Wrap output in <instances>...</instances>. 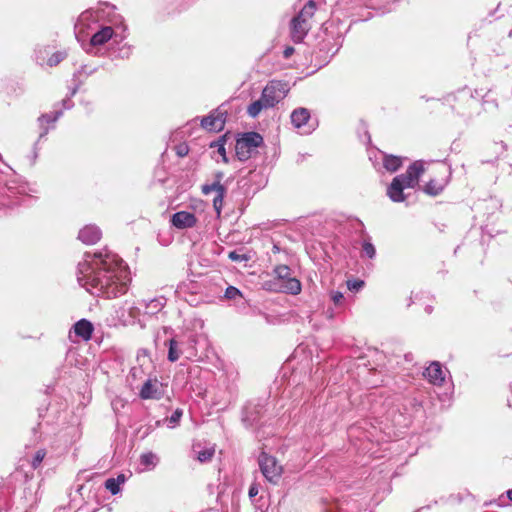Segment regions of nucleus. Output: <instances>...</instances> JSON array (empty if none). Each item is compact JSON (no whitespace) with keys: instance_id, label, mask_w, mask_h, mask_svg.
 I'll return each mask as SVG.
<instances>
[{"instance_id":"1","label":"nucleus","mask_w":512,"mask_h":512,"mask_svg":"<svg viewBox=\"0 0 512 512\" xmlns=\"http://www.w3.org/2000/svg\"><path fill=\"white\" fill-rule=\"evenodd\" d=\"M77 280L91 294L111 299L126 293L130 276L124 261L103 249L84 254V260L77 267Z\"/></svg>"},{"instance_id":"2","label":"nucleus","mask_w":512,"mask_h":512,"mask_svg":"<svg viewBox=\"0 0 512 512\" xmlns=\"http://www.w3.org/2000/svg\"><path fill=\"white\" fill-rule=\"evenodd\" d=\"M423 171V164L416 161L408 167L405 173L394 177L387 189L389 198L393 202H403L405 200L403 190L414 187Z\"/></svg>"},{"instance_id":"3","label":"nucleus","mask_w":512,"mask_h":512,"mask_svg":"<svg viewBox=\"0 0 512 512\" xmlns=\"http://www.w3.org/2000/svg\"><path fill=\"white\" fill-rule=\"evenodd\" d=\"M109 22L111 25L102 26L100 30L92 35L89 43L90 48L104 45L111 39H114L115 42H121L126 38V26L122 16L114 15Z\"/></svg>"},{"instance_id":"4","label":"nucleus","mask_w":512,"mask_h":512,"mask_svg":"<svg viewBox=\"0 0 512 512\" xmlns=\"http://www.w3.org/2000/svg\"><path fill=\"white\" fill-rule=\"evenodd\" d=\"M197 339L195 335L177 336L168 340V355L170 362H176L181 356L193 360L197 356Z\"/></svg>"},{"instance_id":"5","label":"nucleus","mask_w":512,"mask_h":512,"mask_svg":"<svg viewBox=\"0 0 512 512\" xmlns=\"http://www.w3.org/2000/svg\"><path fill=\"white\" fill-rule=\"evenodd\" d=\"M225 174L221 170H216L212 173L211 180H207L201 186V193L205 196L215 193L212 200L213 208L216 214L219 216L223 209L224 198L227 194V187L223 183Z\"/></svg>"},{"instance_id":"6","label":"nucleus","mask_w":512,"mask_h":512,"mask_svg":"<svg viewBox=\"0 0 512 512\" xmlns=\"http://www.w3.org/2000/svg\"><path fill=\"white\" fill-rule=\"evenodd\" d=\"M276 279L278 290L283 293L298 295L302 290L301 282L292 276V271L287 265H278L273 270Z\"/></svg>"},{"instance_id":"7","label":"nucleus","mask_w":512,"mask_h":512,"mask_svg":"<svg viewBox=\"0 0 512 512\" xmlns=\"http://www.w3.org/2000/svg\"><path fill=\"white\" fill-rule=\"evenodd\" d=\"M263 144V137L257 132H246L236 140L235 152L240 161L251 157L252 150Z\"/></svg>"},{"instance_id":"8","label":"nucleus","mask_w":512,"mask_h":512,"mask_svg":"<svg viewBox=\"0 0 512 512\" xmlns=\"http://www.w3.org/2000/svg\"><path fill=\"white\" fill-rule=\"evenodd\" d=\"M258 464L261 473L268 482L272 484H277L279 482L283 473V468L274 456H271L266 452H261L258 457Z\"/></svg>"},{"instance_id":"9","label":"nucleus","mask_w":512,"mask_h":512,"mask_svg":"<svg viewBox=\"0 0 512 512\" xmlns=\"http://www.w3.org/2000/svg\"><path fill=\"white\" fill-rule=\"evenodd\" d=\"M285 94L283 85L272 81L264 87L261 98L268 108H272L285 97Z\"/></svg>"},{"instance_id":"10","label":"nucleus","mask_w":512,"mask_h":512,"mask_svg":"<svg viewBox=\"0 0 512 512\" xmlns=\"http://www.w3.org/2000/svg\"><path fill=\"white\" fill-rule=\"evenodd\" d=\"M291 123L295 128L301 129L303 134H310L315 130V124L310 121L308 109L300 107L291 113Z\"/></svg>"},{"instance_id":"11","label":"nucleus","mask_w":512,"mask_h":512,"mask_svg":"<svg viewBox=\"0 0 512 512\" xmlns=\"http://www.w3.org/2000/svg\"><path fill=\"white\" fill-rule=\"evenodd\" d=\"M164 395V385L157 378H148L139 391V397L143 400H159Z\"/></svg>"},{"instance_id":"12","label":"nucleus","mask_w":512,"mask_h":512,"mask_svg":"<svg viewBox=\"0 0 512 512\" xmlns=\"http://www.w3.org/2000/svg\"><path fill=\"white\" fill-rule=\"evenodd\" d=\"M62 110H55L50 113L42 114L38 117L37 122L40 128V134L38 140L34 144V150H36L38 143L48 134V132L54 128V124L62 116Z\"/></svg>"},{"instance_id":"13","label":"nucleus","mask_w":512,"mask_h":512,"mask_svg":"<svg viewBox=\"0 0 512 512\" xmlns=\"http://www.w3.org/2000/svg\"><path fill=\"white\" fill-rule=\"evenodd\" d=\"M166 299L163 296L155 297L149 301L141 300L138 302L137 307H132L130 310V314L132 316H136V312H140L141 307L144 308V314L147 315H156L159 313L165 306Z\"/></svg>"},{"instance_id":"14","label":"nucleus","mask_w":512,"mask_h":512,"mask_svg":"<svg viewBox=\"0 0 512 512\" xmlns=\"http://www.w3.org/2000/svg\"><path fill=\"white\" fill-rule=\"evenodd\" d=\"M264 412V406L260 403H248L242 412V421L247 427L257 424Z\"/></svg>"},{"instance_id":"15","label":"nucleus","mask_w":512,"mask_h":512,"mask_svg":"<svg viewBox=\"0 0 512 512\" xmlns=\"http://www.w3.org/2000/svg\"><path fill=\"white\" fill-rule=\"evenodd\" d=\"M171 224L177 229L192 228L197 223V218L194 213L188 211H178L171 217Z\"/></svg>"},{"instance_id":"16","label":"nucleus","mask_w":512,"mask_h":512,"mask_svg":"<svg viewBox=\"0 0 512 512\" xmlns=\"http://www.w3.org/2000/svg\"><path fill=\"white\" fill-rule=\"evenodd\" d=\"M225 125V114L221 112H212L201 120V126L208 131H220Z\"/></svg>"},{"instance_id":"17","label":"nucleus","mask_w":512,"mask_h":512,"mask_svg":"<svg viewBox=\"0 0 512 512\" xmlns=\"http://www.w3.org/2000/svg\"><path fill=\"white\" fill-rule=\"evenodd\" d=\"M101 236L102 232L96 225H86L78 233V239L86 245L95 244Z\"/></svg>"},{"instance_id":"18","label":"nucleus","mask_w":512,"mask_h":512,"mask_svg":"<svg viewBox=\"0 0 512 512\" xmlns=\"http://www.w3.org/2000/svg\"><path fill=\"white\" fill-rule=\"evenodd\" d=\"M423 374L430 383L436 386H441L445 380V373L439 362H432Z\"/></svg>"},{"instance_id":"19","label":"nucleus","mask_w":512,"mask_h":512,"mask_svg":"<svg viewBox=\"0 0 512 512\" xmlns=\"http://www.w3.org/2000/svg\"><path fill=\"white\" fill-rule=\"evenodd\" d=\"M309 30L310 25L308 22L300 21L294 18L291 20V37L294 42L300 43Z\"/></svg>"},{"instance_id":"20","label":"nucleus","mask_w":512,"mask_h":512,"mask_svg":"<svg viewBox=\"0 0 512 512\" xmlns=\"http://www.w3.org/2000/svg\"><path fill=\"white\" fill-rule=\"evenodd\" d=\"M73 331L76 336L87 341L91 339L94 327L89 320L81 319L73 325Z\"/></svg>"},{"instance_id":"21","label":"nucleus","mask_w":512,"mask_h":512,"mask_svg":"<svg viewBox=\"0 0 512 512\" xmlns=\"http://www.w3.org/2000/svg\"><path fill=\"white\" fill-rule=\"evenodd\" d=\"M316 11V3L313 0L308 1L304 7L300 10V12L293 17L294 19L308 22L310 18L313 17Z\"/></svg>"},{"instance_id":"22","label":"nucleus","mask_w":512,"mask_h":512,"mask_svg":"<svg viewBox=\"0 0 512 512\" xmlns=\"http://www.w3.org/2000/svg\"><path fill=\"white\" fill-rule=\"evenodd\" d=\"M402 165V158L393 156V155H385L383 159V166L389 172H396Z\"/></svg>"},{"instance_id":"23","label":"nucleus","mask_w":512,"mask_h":512,"mask_svg":"<svg viewBox=\"0 0 512 512\" xmlns=\"http://www.w3.org/2000/svg\"><path fill=\"white\" fill-rule=\"evenodd\" d=\"M268 107L266 106V104L264 103V101L262 100V98L260 97V99L252 102L248 108H247V113L250 117L252 118H256L260 112L263 110V109H267Z\"/></svg>"},{"instance_id":"24","label":"nucleus","mask_w":512,"mask_h":512,"mask_svg":"<svg viewBox=\"0 0 512 512\" xmlns=\"http://www.w3.org/2000/svg\"><path fill=\"white\" fill-rule=\"evenodd\" d=\"M443 189L444 184L432 179L425 185L424 192L431 196H437L443 191Z\"/></svg>"},{"instance_id":"25","label":"nucleus","mask_w":512,"mask_h":512,"mask_svg":"<svg viewBox=\"0 0 512 512\" xmlns=\"http://www.w3.org/2000/svg\"><path fill=\"white\" fill-rule=\"evenodd\" d=\"M133 52V47L128 44H123L117 50L113 51V55L115 58L119 59H128Z\"/></svg>"},{"instance_id":"26","label":"nucleus","mask_w":512,"mask_h":512,"mask_svg":"<svg viewBox=\"0 0 512 512\" xmlns=\"http://www.w3.org/2000/svg\"><path fill=\"white\" fill-rule=\"evenodd\" d=\"M46 454H47V452L43 448L38 449L37 451H35V453L32 456V459H31V466H32L33 469H37V468L40 467L42 461L46 457Z\"/></svg>"},{"instance_id":"27","label":"nucleus","mask_w":512,"mask_h":512,"mask_svg":"<svg viewBox=\"0 0 512 512\" xmlns=\"http://www.w3.org/2000/svg\"><path fill=\"white\" fill-rule=\"evenodd\" d=\"M210 146L217 148V152L222 156L223 162H225V163L228 162V158L226 156V150H225V140H224V137H221L216 142H212Z\"/></svg>"},{"instance_id":"28","label":"nucleus","mask_w":512,"mask_h":512,"mask_svg":"<svg viewBox=\"0 0 512 512\" xmlns=\"http://www.w3.org/2000/svg\"><path fill=\"white\" fill-rule=\"evenodd\" d=\"M362 253L369 259H373L376 255V249L370 241L364 240L362 243Z\"/></svg>"},{"instance_id":"29","label":"nucleus","mask_w":512,"mask_h":512,"mask_svg":"<svg viewBox=\"0 0 512 512\" xmlns=\"http://www.w3.org/2000/svg\"><path fill=\"white\" fill-rule=\"evenodd\" d=\"M214 452L213 448H205L197 452V459L201 463L208 462L212 459Z\"/></svg>"},{"instance_id":"30","label":"nucleus","mask_w":512,"mask_h":512,"mask_svg":"<svg viewBox=\"0 0 512 512\" xmlns=\"http://www.w3.org/2000/svg\"><path fill=\"white\" fill-rule=\"evenodd\" d=\"M67 54L63 51H57L55 52L47 61V64L50 67L58 65L61 61H63L66 58Z\"/></svg>"},{"instance_id":"31","label":"nucleus","mask_w":512,"mask_h":512,"mask_svg":"<svg viewBox=\"0 0 512 512\" xmlns=\"http://www.w3.org/2000/svg\"><path fill=\"white\" fill-rule=\"evenodd\" d=\"M120 484H118L114 478H108L105 481V488L112 494L116 495L120 492Z\"/></svg>"},{"instance_id":"32","label":"nucleus","mask_w":512,"mask_h":512,"mask_svg":"<svg viewBox=\"0 0 512 512\" xmlns=\"http://www.w3.org/2000/svg\"><path fill=\"white\" fill-rule=\"evenodd\" d=\"M225 297L230 300H236L237 298H242V293L238 288L228 286L225 290Z\"/></svg>"},{"instance_id":"33","label":"nucleus","mask_w":512,"mask_h":512,"mask_svg":"<svg viewBox=\"0 0 512 512\" xmlns=\"http://www.w3.org/2000/svg\"><path fill=\"white\" fill-rule=\"evenodd\" d=\"M228 258L235 262H246L250 259V257L244 253H240L236 250L230 251L228 254Z\"/></svg>"},{"instance_id":"34","label":"nucleus","mask_w":512,"mask_h":512,"mask_svg":"<svg viewBox=\"0 0 512 512\" xmlns=\"http://www.w3.org/2000/svg\"><path fill=\"white\" fill-rule=\"evenodd\" d=\"M182 415L183 411L181 409H176L168 418L169 427H175L179 423Z\"/></svg>"},{"instance_id":"35","label":"nucleus","mask_w":512,"mask_h":512,"mask_svg":"<svg viewBox=\"0 0 512 512\" xmlns=\"http://www.w3.org/2000/svg\"><path fill=\"white\" fill-rule=\"evenodd\" d=\"M364 286V281L359 279L348 280L347 288L352 292L359 291Z\"/></svg>"},{"instance_id":"36","label":"nucleus","mask_w":512,"mask_h":512,"mask_svg":"<svg viewBox=\"0 0 512 512\" xmlns=\"http://www.w3.org/2000/svg\"><path fill=\"white\" fill-rule=\"evenodd\" d=\"M157 461V457L152 452L145 453L141 455V463L143 465H155Z\"/></svg>"},{"instance_id":"37","label":"nucleus","mask_w":512,"mask_h":512,"mask_svg":"<svg viewBox=\"0 0 512 512\" xmlns=\"http://www.w3.org/2000/svg\"><path fill=\"white\" fill-rule=\"evenodd\" d=\"M330 298L336 306L341 305L344 300L343 293L335 290L330 291Z\"/></svg>"},{"instance_id":"38","label":"nucleus","mask_w":512,"mask_h":512,"mask_svg":"<svg viewBox=\"0 0 512 512\" xmlns=\"http://www.w3.org/2000/svg\"><path fill=\"white\" fill-rule=\"evenodd\" d=\"M78 90V86L74 87L72 90H71V95L70 97H67L65 99L62 100V105L64 107V109H70L72 106H73V102L71 100V97L74 96L76 94Z\"/></svg>"},{"instance_id":"39","label":"nucleus","mask_w":512,"mask_h":512,"mask_svg":"<svg viewBox=\"0 0 512 512\" xmlns=\"http://www.w3.org/2000/svg\"><path fill=\"white\" fill-rule=\"evenodd\" d=\"M18 204H19V202H18V201L11 199V196H7V199H2V200L0 201V208H1V207H9V208H12V207H14V206H16V205H18Z\"/></svg>"},{"instance_id":"40","label":"nucleus","mask_w":512,"mask_h":512,"mask_svg":"<svg viewBox=\"0 0 512 512\" xmlns=\"http://www.w3.org/2000/svg\"><path fill=\"white\" fill-rule=\"evenodd\" d=\"M189 152V148L187 145L185 144H181V145H178L176 147V154L179 156V157H184L188 154Z\"/></svg>"},{"instance_id":"41","label":"nucleus","mask_w":512,"mask_h":512,"mask_svg":"<svg viewBox=\"0 0 512 512\" xmlns=\"http://www.w3.org/2000/svg\"><path fill=\"white\" fill-rule=\"evenodd\" d=\"M258 492V485L253 483L249 488L248 495L250 498H254L258 494Z\"/></svg>"},{"instance_id":"42","label":"nucleus","mask_w":512,"mask_h":512,"mask_svg":"<svg viewBox=\"0 0 512 512\" xmlns=\"http://www.w3.org/2000/svg\"><path fill=\"white\" fill-rule=\"evenodd\" d=\"M114 479H115V481H116L118 484L122 485V484H124V483H125V481L127 480V477H126V475H125V474L120 473V474H118V475H117V477H116V478H114Z\"/></svg>"},{"instance_id":"43","label":"nucleus","mask_w":512,"mask_h":512,"mask_svg":"<svg viewBox=\"0 0 512 512\" xmlns=\"http://www.w3.org/2000/svg\"><path fill=\"white\" fill-rule=\"evenodd\" d=\"M86 68H87L86 66H82V67H81V70H79L77 73H75V74H74V77H76L78 74H80V73H82V72H83V73H85L86 75H90V74H92L94 71H96V69H95V68H94V69H91V70H86Z\"/></svg>"},{"instance_id":"44","label":"nucleus","mask_w":512,"mask_h":512,"mask_svg":"<svg viewBox=\"0 0 512 512\" xmlns=\"http://www.w3.org/2000/svg\"><path fill=\"white\" fill-rule=\"evenodd\" d=\"M88 15H87V12L85 13H82L77 24H76V28H79L81 25H82V22L87 19Z\"/></svg>"},{"instance_id":"45","label":"nucleus","mask_w":512,"mask_h":512,"mask_svg":"<svg viewBox=\"0 0 512 512\" xmlns=\"http://www.w3.org/2000/svg\"><path fill=\"white\" fill-rule=\"evenodd\" d=\"M294 52V48L293 47H286L285 50H284V57L285 58H288L290 57Z\"/></svg>"},{"instance_id":"46","label":"nucleus","mask_w":512,"mask_h":512,"mask_svg":"<svg viewBox=\"0 0 512 512\" xmlns=\"http://www.w3.org/2000/svg\"><path fill=\"white\" fill-rule=\"evenodd\" d=\"M272 251L273 253H279L280 247L277 244H273Z\"/></svg>"},{"instance_id":"47","label":"nucleus","mask_w":512,"mask_h":512,"mask_svg":"<svg viewBox=\"0 0 512 512\" xmlns=\"http://www.w3.org/2000/svg\"><path fill=\"white\" fill-rule=\"evenodd\" d=\"M506 494H507L508 499L512 502V489H509V490L506 492Z\"/></svg>"},{"instance_id":"48","label":"nucleus","mask_w":512,"mask_h":512,"mask_svg":"<svg viewBox=\"0 0 512 512\" xmlns=\"http://www.w3.org/2000/svg\"><path fill=\"white\" fill-rule=\"evenodd\" d=\"M425 311L430 314L432 312V306L428 305L425 307Z\"/></svg>"},{"instance_id":"49","label":"nucleus","mask_w":512,"mask_h":512,"mask_svg":"<svg viewBox=\"0 0 512 512\" xmlns=\"http://www.w3.org/2000/svg\"><path fill=\"white\" fill-rule=\"evenodd\" d=\"M327 315L329 318H333V312L330 310H327Z\"/></svg>"},{"instance_id":"50","label":"nucleus","mask_w":512,"mask_h":512,"mask_svg":"<svg viewBox=\"0 0 512 512\" xmlns=\"http://www.w3.org/2000/svg\"><path fill=\"white\" fill-rule=\"evenodd\" d=\"M324 25H325V31H328L329 26H330L331 24L325 23Z\"/></svg>"}]
</instances>
